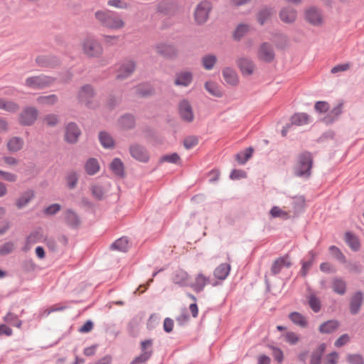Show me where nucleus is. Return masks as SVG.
Wrapping results in <instances>:
<instances>
[{"label":"nucleus","instance_id":"1","mask_svg":"<svg viewBox=\"0 0 364 364\" xmlns=\"http://www.w3.org/2000/svg\"><path fill=\"white\" fill-rule=\"evenodd\" d=\"M95 16L101 25L108 29L117 31L125 26L124 21L110 11H97Z\"/></svg>","mask_w":364,"mask_h":364},{"label":"nucleus","instance_id":"2","mask_svg":"<svg viewBox=\"0 0 364 364\" xmlns=\"http://www.w3.org/2000/svg\"><path fill=\"white\" fill-rule=\"evenodd\" d=\"M80 45L83 53L88 57L97 58L102 54V47L94 37L85 38Z\"/></svg>","mask_w":364,"mask_h":364},{"label":"nucleus","instance_id":"3","mask_svg":"<svg viewBox=\"0 0 364 364\" xmlns=\"http://www.w3.org/2000/svg\"><path fill=\"white\" fill-rule=\"evenodd\" d=\"M312 156L310 153L305 152L301 154L299 157L298 164L296 168V173L299 176H310V170L312 166Z\"/></svg>","mask_w":364,"mask_h":364},{"label":"nucleus","instance_id":"4","mask_svg":"<svg viewBox=\"0 0 364 364\" xmlns=\"http://www.w3.org/2000/svg\"><path fill=\"white\" fill-rule=\"evenodd\" d=\"M211 9V3L208 1H203L197 5L194 12L197 23L202 24L208 20Z\"/></svg>","mask_w":364,"mask_h":364},{"label":"nucleus","instance_id":"5","mask_svg":"<svg viewBox=\"0 0 364 364\" xmlns=\"http://www.w3.org/2000/svg\"><path fill=\"white\" fill-rule=\"evenodd\" d=\"M304 19L314 26H321L323 23V14L321 10L316 7H310L304 11Z\"/></svg>","mask_w":364,"mask_h":364},{"label":"nucleus","instance_id":"6","mask_svg":"<svg viewBox=\"0 0 364 364\" xmlns=\"http://www.w3.org/2000/svg\"><path fill=\"white\" fill-rule=\"evenodd\" d=\"M38 111L33 107H28L23 109L19 115V122L24 126L32 125L37 119Z\"/></svg>","mask_w":364,"mask_h":364},{"label":"nucleus","instance_id":"7","mask_svg":"<svg viewBox=\"0 0 364 364\" xmlns=\"http://www.w3.org/2000/svg\"><path fill=\"white\" fill-rule=\"evenodd\" d=\"M275 57V53L272 46L268 43H262L257 50V58L259 60L271 63Z\"/></svg>","mask_w":364,"mask_h":364},{"label":"nucleus","instance_id":"8","mask_svg":"<svg viewBox=\"0 0 364 364\" xmlns=\"http://www.w3.org/2000/svg\"><path fill=\"white\" fill-rule=\"evenodd\" d=\"M53 82L50 77L41 75L37 77H28L26 80V85L33 89L43 88Z\"/></svg>","mask_w":364,"mask_h":364},{"label":"nucleus","instance_id":"9","mask_svg":"<svg viewBox=\"0 0 364 364\" xmlns=\"http://www.w3.org/2000/svg\"><path fill=\"white\" fill-rule=\"evenodd\" d=\"M129 152L133 158L141 162H147L149 159V155L147 151L139 144L131 145Z\"/></svg>","mask_w":364,"mask_h":364},{"label":"nucleus","instance_id":"10","mask_svg":"<svg viewBox=\"0 0 364 364\" xmlns=\"http://www.w3.org/2000/svg\"><path fill=\"white\" fill-rule=\"evenodd\" d=\"M135 63L133 60H125L117 70V77L124 79L129 76L135 70Z\"/></svg>","mask_w":364,"mask_h":364},{"label":"nucleus","instance_id":"11","mask_svg":"<svg viewBox=\"0 0 364 364\" xmlns=\"http://www.w3.org/2000/svg\"><path fill=\"white\" fill-rule=\"evenodd\" d=\"M178 112L183 120L188 122L193 120L194 115L192 107L188 101L183 100L180 102L178 105Z\"/></svg>","mask_w":364,"mask_h":364},{"label":"nucleus","instance_id":"12","mask_svg":"<svg viewBox=\"0 0 364 364\" xmlns=\"http://www.w3.org/2000/svg\"><path fill=\"white\" fill-rule=\"evenodd\" d=\"M237 65L243 75H251L255 70L253 62L246 58H240L237 61Z\"/></svg>","mask_w":364,"mask_h":364},{"label":"nucleus","instance_id":"13","mask_svg":"<svg viewBox=\"0 0 364 364\" xmlns=\"http://www.w3.org/2000/svg\"><path fill=\"white\" fill-rule=\"evenodd\" d=\"M210 279L204 274L200 272L195 277L194 281L191 284V287L194 291L200 292L203 290L205 287L210 284Z\"/></svg>","mask_w":364,"mask_h":364},{"label":"nucleus","instance_id":"14","mask_svg":"<svg viewBox=\"0 0 364 364\" xmlns=\"http://www.w3.org/2000/svg\"><path fill=\"white\" fill-rule=\"evenodd\" d=\"M80 131L74 123H69L65 127V139L69 143H75L77 141Z\"/></svg>","mask_w":364,"mask_h":364},{"label":"nucleus","instance_id":"15","mask_svg":"<svg viewBox=\"0 0 364 364\" xmlns=\"http://www.w3.org/2000/svg\"><path fill=\"white\" fill-rule=\"evenodd\" d=\"M297 17V12L296 9L291 7H284L279 11V18L284 23H292Z\"/></svg>","mask_w":364,"mask_h":364},{"label":"nucleus","instance_id":"16","mask_svg":"<svg viewBox=\"0 0 364 364\" xmlns=\"http://www.w3.org/2000/svg\"><path fill=\"white\" fill-rule=\"evenodd\" d=\"M223 77L225 82L231 86H236L239 83V77L235 70L225 67L222 71Z\"/></svg>","mask_w":364,"mask_h":364},{"label":"nucleus","instance_id":"17","mask_svg":"<svg viewBox=\"0 0 364 364\" xmlns=\"http://www.w3.org/2000/svg\"><path fill=\"white\" fill-rule=\"evenodd\" d=\"M155 49L157 53L166 58H172L177 53L174 46L166 43L158 44Z\"/></svg>","mask_w":364,"mask_h":364},{"label":"nucleus","instance_id":"18","mask_svg":"<svg viewBox=\"0 0 364 364\" xmlns=\"http://www.w3.org/2000/svg\"><path fill=\"white\" fill-rule=\"evenodd\" d=\"M291 263L287 255L279 257L274 260L272 266V272L274 274H279L284 267L289 268Z\"/></svg>","mask_w":364,"mask_h":364},{"label":"nucleus","instance_id":"19","mask_svg":"<svg viewBox=\"0 0 364 364\" xmlns=\"http://www.w3.org/2000/svg\"><path fill=\"white\" fill-rule=\"evenodd\" d=\"M43 237V233L40 230H35V231L32 232L26 237V244L23 248V250L25 252H27L28 250H29L31 249V247H32L33 245L41 241Z\"/></svg>","mask_w":364,"mask_h":364},{"label":"nucleus","instance_id":"20","mask_svg":"<svg viewBox=\"0 0 364 364\" xmlns=\"http://www.w3.org/2000/svg\"><path fill=\"white\" fill-rule=\"evenodd\" d=\"M363 296L361 292H356L351 298L350 304V310L351 314H357L363 304Z\"/></svg>","mask_w":364,"mask_h":364},{"label":"nucleus","instance_id":"21","mask_svg":"<svg viewBox=\"0 0 364 364\" xmlns=\"http://www.w3.org/2000/svg\"><path fill=\"white\" fill-rule=\"evenodd\" d=\"M192 74L190 72L184 71L178 73L175 78V84L176 85L188 86L192 81Z\"/></svg>","mask_w":364,"mask_h":364},{"label":"nucleus","instance_id":"22","mask_svg":"<svg viewBox=\"0 0 364 364\" xmlns=\"http://www.w3.org/2000/svg\"><path fill=\"white\" fill-rule=\"evenodd\" d=\"M34 198V192L28 190L22 193L16 200V205L18 208L21 209L26 206Z\"/></svg>","mask_w":364,"mask_h":364},{"label":"nucleus","instance_id":"23","mask_svg":"<svg viewBox=\"0 0 364 364\" xmlns=\"http://www.w3.org/2000/svg\"><path fill=\"white\" fill-rule=\"evenodd\" d=\"M326 348L325 343L320 344L318 348L311 353L310 364H321L322 355Z\"/></svg>","mask_w":364,"mask_h":364},{"label":"nucleus","instance_id":"24","mask_svg":"<svg viewBox=\"0 0 364 364\" xmlns=\"http://www.w3.org/2000/svg\"><path fill=\"white\" fill-rule=\"evenodd\" d=\"M230 271V265L226 263L220 264L214 270V276L215 278L224 280L228 276Z\"/></svg>","mask_w":364,"mask_h":364},{"label":"nucleus","instance_id":"25","mask_svg":"<svg viewBox=\"0 0 364 364\" xmlns=\"http://www.w3.org/2000/svg\"><path fill=\"white\" fill-rule=\"evenodd\" d=\"M289 319L295 325L301 328H306L308 326L306 318L299 312H292L289 315Z\"/></svg>","mask_w":364,"mask_h":364},{"label":"nucleus","instance_id":"26","mask_svg":"<svg viewBox=\"0 0 364 364\" xmlns=\"http://www.w3.org/2000/svg\"><path fill=\"white\" fill-rule=\"evenodd\" d=\"M339 326V323L336 320H329L323 323L319 326V331L321 333H331L335 331Z\"/></svg>","mask_w":364,"mask_h":364},{"label":"nucleus","instance_id":"27","mask_svg":"<svg viewBox=\"0 0 364 364\" xmlns=\"http://www.w3.org/2000/svg\"><path fill=\"white\" fill-rule=\"evenodd\" d=\"M274 14V10L272 8H263L257 14V20L259 24L263 25L265 22L269 21Z\"/></svg>","mask_w":364,"mask_h":364},{"label":"nucleus","instance_id":"28","mask_svg":"<svg viewBox=\"0 0 364 364\" xmlns=\"http://www.w3.org/2000/svg\"><path fill=\"white\" fill-rule=\"evenodd\" d=\"M310 122L309 116L305 113H297L291 118V124L296 126H303Z\"/></svg>","mask_w":364,"mask_h":364},{"label":"nucleus","instance_id":"29","mask_svg":"<svg viewBox=\"0 0 364 364\" xmlns=\"http://www.w3.org/2000/svg\"><path fill=\"white\" fill-rule=\"evenodd\" d=\"M343 102H339L330 112L329 114L323 119L326 123H331L342 112Z\"/></svg>","mask_w":364,"mask_h":364},{"label":"nucleus","instance_id":"30","mask_svg":"<svg viewBox=\"0 0 364 364\" xmlns=\"http://www.w3.org/2000/svg\"><path fill=\"white\" fill-rule=\"evenodd\" d=\"M332 289L335 293L343 295L346 291V284L341 279L334 278L332 280Z\"/></svg>","mask_w":364,"mask_h":364},{"label":"nucleus","instance_id":"31","mask_svg":"<svg viewBox=\"0 0 364 364\" xmlns=\"http://www.w3.org/2000/svg\"><path fill=\"white\" fill-rule=\"evenodd\" d=\"M85 168L87 174L94 175L99 171L100 165L95 159H90L86 161Z\"/></svg>","mask_w":364,"mask_h":364},{"label":"nucleus","instance_id":"32","mask_svg":"<svg viewBox=\"0 0 364 364\" xmlns=\"http://www.w3.org/2000/svg\"><path fill=\"white\" fill-rule=\"evenodd\" d=\"M217 63V58L214 55H206L201 59L203 67L208 70H212Z\"/></svg>","mask_w":364,"mask_h":364},{"label":"nucleus","instance_id":"33","mask_svg":"<svg viewBox=\"0 0 364 364\" xmlns=\"http://www.w3.org/2000/svg\"><path fill=\"white\" fill-rule=\"evenodd\" d=\"M205 90L213 96L220 97L223 96V92L220 87L213 82H207L205 84Z\"/></svg>","mask_w":364,"mask_h":364},{"label":"nucleus","instance_id":"34","mask_svg":"<svg viewBox=\"0 0 364 364\" xmlns=\"http://www.w3.org/2000/svg\"><path fill=\"white\" fill-rule=\"evenodd\" d=\"M91 192L92 196L95 198L97 200H102L104 198L105 194L107 192V190L102 185L99 183H95L91 186Z\"/></svg>","mask_w":364,"mask_h":364},{"label":"nucleus","instance_id":"35","mask_svg":"<svg viewBox=\"0 0 364 364\" xmlns=\"http://www.w3.org/2000/svg\"><path fill=\"white\" fill-rule=\"evenodd\" d=\"M0 109L10 112H16L18 110L19 106L14 102L0 99Z\"/></svg>","mask_w":364,"mask_h":364},{"label":"nucleus","instance_id":"36","mask_svg":"<svg viewBox=\"0 0 364 364\" xmlns=\"http://www.w3.org/2000/svg\"><path fill=\"white\" fill-rule=\"evenodd\" d=\"M23 144L22 139L18 137H13L9 139L7 143V147L11 151H18L20 150Z\"/></svg>","mask_w":364,"mask_h":364},{"label":"nucleus","instance_id":"37","mask_svg":"<svg viewBox=\"0 0 364 364\" xmlns=\"http://www.w3.org/2000/svg\"><path fill=\"white\" fill-rule=\"evenodd\" d=\"M64 218L66 223L72 227H76L79 224V219L77 215L70 210L64 213Z\"/></svg>","mask_w":364,"mask_h":364},{"label":"nucleus","instance_id":"38","mask_svg":"<svg viewBox=\"0 0 364 364\" xmlns=\"http://www.w3.org/2000/svg\"><path fill=\"white\" fill-rule=\"evenodd\" d=\"M250 26L248 24H240L235 28L233 33V37L235 40L241 39L250 31Z\"/></svg>","mask_w":364,"mask_h":364},{"label":"nucleus","instance_id":"39","mask_svg":"<svg viewBox=\"0 0 364 364\" xmlns=\"http://www.w3.org/2000/svg\"><path fill=\"white\" fill-rule=\"evenodd\" d=\"M346 242L350 247V248L355 251H357L360 248V242L357 237L352 235L350 232H346L345 235Z\"/></svg>","mask_w":364,"mask_h":364},{"label":"nucleus","instance_id":"40","mask_svg":"<svg viewBox=\"0 0 364 364\" xmlns=\"http://www.w3.org/2000/svg\"><path fill=\"white\" fill-rule=\"evenodd\" d=\"M99 139L101 144L105 148H112L114 146V141L112 137L106 132H100Z\"/></svg>","mask_w":364,"mask_h":364},{"label":"nucleus","instance_id":"41","mask_svg":"<svg viewBox=\"0 0 364 364\" xmlns=\"http://www.w3.org/2000/svg\"><path fill=\"white\" fill-rule=\"evenodd\" d=\"M129 241H128L127 238L125 237L118 239L112 245V247L113 249H115V250H119L122 252L127 251L129 249Z\"/></svg>","mask_w":364,"mask_h":364},{"label":"nucleus","instance_id":"42","mask_svg":"<svg viewBox=\"0 0 364 364\" xmlns=\"http://www.w3.org/2000/svg\"><path fill=\"white\" fill-rule=\"evenodd\" d=\"M119 123L122 129H129L134 126V119L132 115H125L119 119Z\"/></svg>","mask_w":364,"mask_h":364},{"label":"nucleus","instance_id":"43","mask_svg":"<svg viewBox=\"0 0 364 364\" xmlns=\"http://www.w3.org/2000/svg\"><path fill=\"white\" fill-rule=\"evenodd\" d=\"M253 149L249 147L244 151L240 152L236 155V160L239 164H244L252 156Z\"/></svg>","mask_w":364,"mask_h":364},{"label":"nucleus","instance_id":"44","mask_svg":"<svg viewBox=\"0 0 364 364\" xmlns=\"http://www.w3.org/2000/svg\"><path fill=\"white\" fill-rule=\"evenodd\" d=\"M270 215L272 218H281L284 220L289 218V213L278 206H274L270 210Z\"/></svg>","mask_w":364,"mask_h":364},{"label":"nucleus","instance_id":"45","mask_svg":"<svg viewBox=\"0 0 364 364\" xmlns=\"http://www.w3.org/2000/svg\"><path fill=\"white\" fill-rule=\"evenodd\" d=\"M113 173L117 176H122L124 173L123 164L119 159H114L110 164Z\"/></svg>","mask_w":364,"mask_h":364},{"label":"nucleus","instance_id":"46","mask_svg":"<svg viewBox=\"0 0 364 364\" xmlns=\"http://www.w3.org/2000/svg\"><path fill=\"white\" fill-rule=\"evenodd\" d=\"M58 101V97L55 95L48 96H41L37 98V102L41 105H52Z\"/></svg>","mask_w":364,"mask_h":364},{"label":"nucleus","instance_id":"47","mask_svg":"<svg viewBox=\"0 0 364 364\" xmlns=\"http://www.w3.org/2000/svg\"><path fill=\"white\" fill-rule=\"evenodd\" d=\"M348 364H364V357L358 353H351L346 356Z\"/></svg>","mask_w":364,"mask_h":364},{"label":"nucleus","instance_id":"48","mask_svg":"<svg viewBox=\"0 0 364 364\" xmlns=\"http://www.w3.org/2000/svg\"><path fill=\"white\" fill-rule=\"evenodd\" d=\"M93 95V90L89 85H85L82 87L79 93V97L82 101H87Z\"/></svg>","mask_w":364,"mask_h":364},{"label":"nucleus","instance_id":"49","mask_svg":"<svg viewBox=\"0 0 364 364\" xmlns=\"http://www.w3.org/2000/svg\"><path fill=\"white\" fill-rule=\"evenodd\" d=\"M4 321L18 328L21 327V321L18 318L17 316L13 313H8L4 318Z\"/></svg>","mask_w":364,"mask_h":364},{"label":"nucleus","instance_id":"50","mask_svg":"<svg viewBox=\"0 0 364 364\" xmlns=\"http://www.w3.org/2000/svg\"><path fill=\"white\" fill-rule=\"evenodd\" d=\"M309 304L311 309L316 313L321 310V301L319 299L314 295H311L309 297Z\"/></svg>","mask_w":364,"mask_h":364},{"label":"nucleus","instance_id":"51","mask_svg":"<svg viewBox=\"0 0 364 364\" xmlns=\"http://www.w3.org/2000/svg\"><path fill=\"white\" fill-rule=\"evenodd\" d=\"M15 244L13 242H6L0 246V255H6L14 251Z\"/></svg>","mask_w":364,"mask_h":364},{"label":"nucleus","instance_id":"52","mask_svg":"<svg viewBox=\"0 0 364 364\" xmlns=\"http://www.w3.org/2000/svg\"><path fill=\"white\" fill-rule=\"evenodd\" d=\"M151 356V352L141 353L139 356L136 357L131 364H141L147 361Z\"/></svg>","mask_w":364,"mask_h":364},{"label":"nucleus","instance_id":"53","mask_svg":"<svg viewBox=\"0 0 364 364\" xmlns=\"http://www.w3.org/2000/svg\"><path fill=\"white\" fill-rule=\"evenodd\" d=\"M180 161V157L176 153L164 155L161 158V162H169L177 164Z\"/></svg>","mask_w":364,"mask_h":364},{"label":"nucleus","instance_id":"54","mask_svg":"<svg viewBox=\"0 0 364 364\" xmlns=\"http://www.w3.org/2000/svg\"><path fill=\"white\" fill-rule=\"evenodd\" d=\"M284 337V340L291 345H294L299 341V336L294 332H288Z\"/></svg>","mask_w":364,"mask_h":364},{"label":"nucleus","instance_id":"55","mask_svg":"<svg viewBox=\"0 0 364 364\" xmlns=\"http://www.w3.org/2000/svg\"><path fill=\"white\" fill-rule=\"evenodd\" d=\"M329 251L335 258L340 260L341 262H345V256L337 247L331 246L329 247Z\"/></svg>","mask_w":364,"mask_h":364},{"label":"nucleus","instance_id":"56","mask_svg":"<svg viewBox=\"0 0 364 364\" xmlns=\"http://www.w3.org/2000/svg\"><path fill=\"white\" fill-rule=\"evenodd\" d=\"M329 105L327 102L319 101L316 102L314 108L319 113H325L329 109Z\"/></svg>","mask_w":364,"mask_h":364},{"label":"nucleus","instance_id":"57","mask_svg":"<svg viewBox=\"0 0 364 364\" xmlns=\"http://www.w3.org/2000/svg\"><path fill=\"white\" fill-rule=\"evenodd\" d=\"M78 181V176L76 173L72 172L67 176V183L70 188H74Z\"/></svg>","mask_w":364,"mask_h":364},{"label":"nucleus","instance_id":"58","mask_svg":"<svg viewBox=\"0 0 364 364\" xmlns=\"http://www.w3.org/2000/svg\"><path fill=\"white\" fill-rule=\"evenodd\" d=\"M169 6V2L166 0H161L156 5V11L161 14H166Z\"/></svg>","mask_w":364,"mask_h":364},{"label":"nucleus","instance_id":"59","mask_svg":"<svg viewBox=\"0 0 364 364\" xmlns=\"http://www.w3.org/2000/svg\"><path fill=\"white\" fill-rule=\"evenodd\" d=\"M198 143V140L196 136H189L187 137L183 142L184 146L187 149H192L195 146H196Z\"/></svg>","mask_w":364,"mask_h":364},{"label":"nucleus","instance_id":"60","mask_svg":"<svg viewBox=\"0 0 364 364\" xmlns=\"http://www.w3.org/2000/svg\"><path fill=\"white\" fill-rule=\"evenodd\" d=\"M0 178L9 182H15L17 180V176L14 173L0 170Z\"/></svg>","mask_w":364,"mask_h":364},{"label":"nucleus","instance_id":"61","mask_svg":"<svg viewBox=\"0 0 364 364\" xmlns=\"http://www.w3.org/2000/svg\"><path fill=\"white\" fill-rule=\"evenodd\" d=\"M339 355L336 352H332L328 354L325 359L326 364H337Z\"/></svg>","mask_w":364,"mask_h":364},{"label":"nucleus","instance_id":"62","mask_svg":"<svg viewBox=\"0 0 364 364\" xmlns=\"http://www.w3.org/2000/svg\"><path fill=\"white\" fill-rule=\"evenodd\" d=\"M350 63H344V64H340L337 65L332 68L331 70V73L332 74H336L339 72H344L350 69Z\"/></svg>","mask_w":364,"mask_h":364},{"label":"nucleus","instance_id":"63","mask_svg":"<svg viewBox=\"0 0 364 364\" xmlns=\"http://www.w3.org/2000/svg\"><path fill=\"white\" fill-rule=\"evenodd\" d=\"M350 341V337L348 334L345 333L341 336L335 342V346L340 348Z\"/></svg>","mask_w":364,"mask_h":364},{"label":"nucleus","instance_id":"64","mask_svg":"<svg viewBox=\"0 0 364 364\" xmlns=\"http://www.w3.org/2000/svg\"><path fill=\"white\" fill-rule=\"evenodd\" d=\"M60 208L61 207L59 204H52L45 209L44 213L46 215H52L58 213L60 210Z\"/></svg>","mask_w":364,"mask_h":364}]
</instances>
